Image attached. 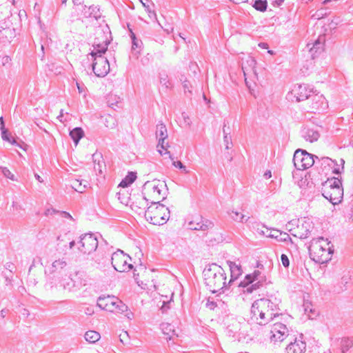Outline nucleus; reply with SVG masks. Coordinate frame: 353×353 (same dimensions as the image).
Here are the masks:
<instances>
[{
    "label": "nucleus",
    "instance_id": "1",
    "mask_svg": "<svg viewBox=\"0 0 353 353\" xmlns=\"http://www.w3.org/2000/svg\"><path fill=\"white\" fill-rule=\"evenodd\" d=\"M93 43L94 50L88 56L92 60V68L94 74L99 77L106 76L110 72V63L108 59L102 55L107 51L110 43L111 32L108 27L105 30L99 29Z\"/></svg>",
    "mask_w": 353,
    "mask_h": 353
},
{
    "label": "nucleus",
    "instance_id": "2",
    "mask_svg": "<svg viewBox=\"0 0 353 353\" xmlns=\"http://www.w3.org/2000/svg\"><path fill=\"white\" fill-rule=\"evenodd\" d=\"M203 274L205 285L212 293L220 290L224 292L228 289L226 274L221 266L216 263L210 264L204 268Z\"/></svg>",
    "mask_w": 353,
    "mask_h": 353
},
{
    "label": "nucleus",
    "instance_id": "3",
    "mask_svg": "<svg viewBox=\"0 0 353 353\" xmlns=\"http://www.w3.org/2000/svg\"><path fill=\"white\" fill-rule=\"evenodd\" d=\"M169 208L160 203V201L151 202V205L145 211V218L150 223L161 225L170 218Z\"/></svg>",
    "mask_w": 353,
    "mask_h": 353
},
{
    "label": "nucleus",
    "instance_id": "4",
    "mask_svg": "<svg viewBox=\"0 0 353 353\" xmlns=\"http://www.w3.org/2000/svg\"><path fill=\"white\" fill-rule=\"evenodd\" d=\"M322 195L333 205L341 203L343 196L341 180L336 177L327 179L322 183Z\"/></svg>",
    "mask_w": 353,
    "mask_h": 353
},
{
    "label": "nucleus",
    "instance_id": "5",
    "mask_svg": "<svg viewBox=\"0 0 353 353\" xmlns=\"http://www.w3.org/2000/svg\"><path fill=\"white\" fill-rule=\"evenodd\" d=\"M225 324V334L233 341H241L251 339L248 333L250 328L248 323L240 322L234 317H228L226 319Z\"/></svg>",
    "mask_w": 353,
    "mask_h": 353
},
{
    "label": "nucleus",
    "instance_id": "6",
    "mask_svg": "<svg viewBox=\"0 0 353 353\" xmlns=\"http://www.w3.org/2000/svg\"><path fill=\"white\" fill-rule=\"evenodd\" d=\"M265 281V276L259 270H254L252 274H247L238 286L243 288L244 293L251 294L262 287Z\"/></svg>",
    "mask_w": 353,
    "mask_h": 353
},
{
    "label": "nucleus",
    "instance_id": "7",
    "mask_svg": "<svg viewBox=\"0 0 353 353\" xmlns=\"http://www.w3.org/2000/svg\"><path fill=\"white\" fill-rule=\"evenodd\" d=\"M321 240L323 241V238H321L318 241L312 243L309 251L310 258L317 263L323 264L331 260V255L333 250L329 247L327 249L323 248L321 244Z\"/></svg>",
    "mask_w": 353,
    "mask_h": 353
},
{
    "label": "nucleus",
    "instance_id": "8",
    "mask_svg": "<svg viewBox=\"0 0 353 353\" xmlns=\"http://www.w3.org/2000/svg\"><path fill=\"white\" fill-rule=\"evenodd\" d=\"M315 159H319V157L303 149L296 150L293 157L294 165L297 170H303L311 168L314 164Z\"/></svg>",
    "mask_w": 353,
    "mask_h": 353
},
{
    "label": "nucleus",
    "instance_id": "9",
    "mask_svg": "<svg viewBox=\"0 0 353 353\" xmlns=\"http://www.w3.org/2000/svg\"><path fill=\"white\" fill-rule=\"evenodd\" d=\"M97 306L110 312L122 313L127 310V306L114 296H99L97 300Z\"/></svg>",
    "mask_w": 353,
    "mask_h": 353
},
{
    "label": "nucleus",
    "instance_id": "10",
    "mask_svg": "<svg viewBox=\"0 0 353 353\" xmlns=\"http://www.w3.org/2000/svg\"><path fill=\"white\" fill-rule=\"evenodd\" d=\"M131 260L129 255L124 254V252L118 250L114 252L111 256V264L114 269L120 272H127L133 268V265L128 262Z\"/></svg>",
    "mask_w": 353,
    "mask_h": 353
},
{
    "label": "nucleus",
    "instance_id": "11",
    "mask_svg": "<svg viewBox=\"0 0 353 353\" xmlns=\"http://www.w3.org/2000/svg\"><path fill=\"white\" fill-rule=\"evenodd\" d=\"M79 250L84 254H90L98 247L99 241L95 234L86 233L80 236Z\"/></svg>",
    "mask_w": 353,
    "mask_h": 353
},
{
    "label": "nucleus",
    "instance_id": "12",
    "mask_svg": "<svg viewBox=\"0 0 353 353\" xmlns=\"http://www.w3.org/2000/svg\"><path fill=\"white\" fill-rule=\"evenodd\" d=\"M272 335L270 340L272 342H282L289 336L287 326L281 323H275L271 330Z\"/></svg>",
    "mask_w": 353,
    "mask_h": 353
},
{
    "label": "nucleus",
    "instance_id": "13",
    "mask_svg": "<svg viewBox=\"0 0 353 353\" xmlns=\"http://www.w3.org/2000/svg\"><path fill=\"white\" fill-rule=\"evenodd\" d=\"M156 136L159 139L158 145L163 150H165V154H168L170 158L173 160L174 157L170 154V151H168L167 148L169 146L168 143H165V139L168 138V130L165 125L163 122H159L157 125Z\"/></svg>",
    "mask_w": 353,
    "mask_h": 353
},
{
    "label": "nucleus",
    "instance_id": "14",
    "mask_svg": "<svg viewBox=\"0 0 353 353\" xmlns=\"http://www.w3.org/2000/svg\"><path fill=\"white\" fill-rule=\"evenodd\" d=\"M263 228H266L267 231L266 232L263 230H260L259 232L267 237L275 239L279 242H288L290 241L291 243H293L292 240L290 235L284 232H281L279 230L276 229H272L271 231L268 232L269 229L266 228L264 225H263Z\"/></svg>",
    "mask_w": 353,
    "mask_h": 353
},
{
    "label": "nucleus",
    "instance_id": "15",
    "mask_svg": "<svg viewBox=\"0 0 353 353\" xmlns=\"http://www.w3.org/2000/svg\"><path fill=\"white\" fill-rule=\"evenodd\" d=\"M308 103L310 104L311 112H313L324 110L327 107L325 99L322 94H314L312 93Z\"/></svg>",
    "mask_w": 353,
    "mask_h": 353
},
{
    "label": "nucleus",
    "instance_id": "16",
    "mask_svg": "<svg viewBox=\"0 0 353 353\" xmlns=\"http://www.w3.org/2000/svg\"><path fill=\"white\" fill-rule=\"evenodd\" d=\"M293 92L296 98L297 101H302L304 100H310L312 93L313 89L310 88L308 85L300 84L294 87Z\"/></svg>",
    "mask_w": 353,
    "mask_h": 353
},
{
    "label": "nucleus",
    "instance_id": "17",
    "mask_svg": "<svg viewBox=\"0 0 353 353\" xmlns=\"http://www.w3.org/2000/svg\"><path fill=\"white\" fill-rule=\"evenodd\" d=\"M303 335H300V339L295 338L291 341L285 347L288 353H305L306 351V343L303 341Z\"/></svg>",
    "mask_w": 353,
    "mask_h": 353
},
{
    "label": "nucleus",
    "instance_id": "18",
    "mask_svg": "<svg viewBox=\"0 0 353 353\" xmlns=\"http://www.w3.org/2000/svg\"><path fill=\"white\" fill-rule=\"evenodd\" d=\"M199 219L200 221L195 219L190 221L188 223L189 228L193 230L206 231L212 229L214 225V223L210 220L203 219V217H201Z\"/></svg>",
    "mask_w": 353,
    "mask_h": 353
},
{
    "label": "nucleus",
    "instance_id": "19",
    "mask_svg": "<svg viewBox=\"0 0 353 353\" xmlns=\"http://www.w3.org/2000/svg\"><path fill=\"white\" fill-rule=\"evenodd\" d=\"M269 302L265 298L259 299L254 301L252 305L250 312L251 313L259 312V310L263 312H268L269 314H276V317L281 314L279 312H272L268 308Z\"/></svg>",
    "mask_w": 353,
    "mask_h": 353
},
{
    "label": "nucleus",
    "instance_id": "20",
    "mask_svg": "<svg viewBox=\"0 0 353 353\" xmlns=\"http://www.w3.org/2000/svg\"><path fill=\"white\" fill-rule=\"evenodd\" d=\"M251 319L260 325H265L272 321L276 314H269L268 312H263L259 310V312L251 313Z\"/></svg>",
    "mask_w": 353,
    "mask_h": 353
},
{
    "label": "nucleus",
    "instance_id": "21",
    "mask_svg": "<svg viewBox=\"0 0 353 353\" xmlns=\"http://www.w3.org/2000/svg\"><path fill=\"white\" fill-rule=\"evenodd\" d=\"M166 187V184H156L154 181L153 183H151L150 181H146L144 185L143 188H151L152 190V197L157 200V201H159V199L161 197V192H162V188Z\"/></svg>",
    "mask_w": 353,
    "mask_h": 353
},
{
    "label": "nucleus",
    "instance_id": "22",
    "mask_svg": "<svg viewBox=\"0 0 353 353\" xmlns=\"http://www.w3.org/2000/svg\"><path fill=\"white\" fill-rule=\"evenodd\" d=\"M81 12L82 14L86 18L93 17L96 19H98L101 16L99 8L97 6L94 5H92L90 6H87L86 5H85L83 7Z\"/></svg>",
    "mask_w": 353,
    "mask_h": 353
},
{
    "label": "nucleus",
    "instance_id": "23",
    "mask_svg": "<svg viewBox=\"0 0 353 353\" xmlns=\"http://www.w3.org/2000/svg\"><path fill=\"white\" fill-rule=\"evenodd\" d=\"M228 264L230 267L231 275L230 279L228 282V285L230 286L232 283L236 280L240 275L242 274L241 266L240 265L236 264V263L232 261H228Z\"/></svg>",
    "mask_w": 353,
    "mask_h": 353
},
{
    "label": "nucleus",
    "instance_id": "24",
    "mask_svg": "<svg viewBox=\"0 0 353 353\" xmlns=\"http://www.w3.org/2000/svg\"><path fill=\"white\" fill-rule=\"evenodd\" d=\"M301 136L307 141L312 143L318 140L320 134L317 130L305 127L301 130Z\"/></svg>",
    "mask_w": 353,
    "mask_h": 353
},
{
    "label": "nucleus",
    "instance_id": "25",
    "mask_svg": "<svg viewBox=\"0 0 353 353\" xmlns=\"http://www.w3.org/2000/svg\"><path fill=\"white\" fill-rule=\"evenodd\" d=\"M267 302H269L268 308L272 312H278L281 310L279 305L281 303V299L276 294L268 295L267 298H265Z\"/></svg>",
    "mask_w": 353,
    "mask_h": 353
},
{
    "label": "nucleus",
    "instance_id": "26",
    "mask_svg": "<svg viewBox=\"0 0 353 353\" xmlns=\"http://www.w3.org/2000/svg\"><path fill=\"white\" fill-rule=\"evenodd\" d=\"M71 279H72L74 284H75L74 286L77 290H80L87 284V281L85 279V274L83 272H77Z\"/></svg>",
    "mask_w": 353,
    "mask_h": 353
},
{
    "label": "nucleus",
    "instance_id": "27",
    "mask_svg": "<svg viewBox=\"0 0 353 353\" xmlns=\"http://www.w3.org/2000/svg\"><path fill=\"white\" fill-rule=\"evenodd\" d=\"M70 136L77 145L81 139L84 136V132L81 128L76 127L70 132Z\"/></svg>",
    "mask_w": 353,
    "mask_h": 353
},
{
    "label": "nucleus",
    "instance_id": "28",
    "mask_svg": "<svg viewBox=\"0 0 353 353\" xmlns=\"http://www.w3.org/2000/svg\"><path fill=\"white\" fill-rule=\"evenodd\" d=\"M256 65V61L254 58L249 57L246 63L244 61L242 63V70L243 71L244 75H246L247 72H254V69Z\"/></svg>",
    "mask_w": 353,
    "mask_h": 353
},
{
    "label": "nucleus",
    "instance_id": "29",
    "mask_svg": "<svg viewBox=\"0 0 353 353\" xmlns=\"http://www.w3.org/2000/svg\"><path fill=\"white\" fill-rule=\"evenodd\" d=\"M137 179V173L134 172H128L125 177L120 182L119 186L127 188L130 186Z\"/></svg>",
    "mask_w": 353,
    "mask_h": 353
},
{
    "label": "nucleus",
    "instance_id": "30",
    "mask_svg": "<svg viewBox=\"0 0 353 353\" xmlns=\"http://www.w3.org/2000/svg\"><path fill=\"white\" fill-rule=\"evenodd\" d=\"M129 31H130V36L132 39V50L134 53H139V51L137 50L138 48H140L142 45V41L139 39H138L136 37L135 34L133 32L132 29L129 27V25H128Z\"/></svg>",
    "mask_w": 353,
    "mask_h": 353
},
{
    "label": "nucleus",
    "instance_id": "31",
    "mask_svg": "<svg viewBox=\"0 0 353 353\" xmlns=\"http://www.w3.org/2000/svg\"><path fill=\"white\" fill-rule=\"evenodd\" d=\"M300 229L301 230V232L299 233V237L302 239L307 238L311 232L310 223L308 221H304V223H302L301 228Z\"/></svg>",
    "mask_w": 353,
    "mask_h": 353
},
{
    "label": "nucleus",
    "instance_id": "32",
    "mask_svg": "<svg viewBox=\"0 0 353 353\" xmlns=\"http://www.w3.org/2000/svg\"><path fill=\"white\" fill-rule=\"evenodd\" d=\"M100 337L101 336L99 333L94 330L87 331L84 335L85 339L90 343H94L98 341Z\"/></svg>",
    "mask_w": 353,
    "mask_h": 353
},
{
    "label": "nucleus",
    "instance_id": "33",
    "mask_svg": "<svg viewBox=\"0 0 353 353\" xmlns=\"http://www.w3.org/2000/svg\"><path fill=\"white\" fill-rule=\"evenodd\" d=\"M83 180L77 179L72 180L71 186L77 192L82 193L86 188V185H82Z\"/></svg>",
    "mask_w": 353,
    "mask_h": 353
},
{
    "label": "nucleus",
    "instance_id": "34",
    "mask_svg": "<svg viewBox=\"0 0 353 353\" xmlns=\"http://www.w3.org/2000/svg\"><path fill=\"white\" fill-rule=\"evenodd\" d=\"M252 6L258 11L264 12L268 7L267 0H255Z\"/></svg>",
    "mask_w": 353,
    "mask_h": 353
},
{
    "label": "nucleus",
    "instance_id": "35",
    "mask_svg": "<svg viewBox=\"0 0 353 353\" xmlns=\"http://www.w3.org/2000/svg\"><path fill=\"white\" fill-rule=\"evenodd\" d=\"M323 43L320 41L319 39H317L315 41V42L313 43L312 47L310 48V51L312 53V57H314V54L321 52L323 50Z\"/></svg>",
    "mask_w": 353,
    "mask_h": 353
},
{
    "label": "nucleus",
    "instance_id": "36",
    "mask_svg": "<svg viewBox=\"0 0 353 353\" xmlns=\"http://www.w3.org/2000/svg\"><path fill=\"white\" fill-rule=\"evenodd\" d=\"M62 285L64 290H66L69 292L77 291V288L74 286L75 284H74V282L71 278L64 280L62 283Z\"/></svg>",
    "mask_w": 353,
    "mask_h": 353
},
{
    "label": "nucleus",
    "instance_id": "37",
    "mask_svg": "<svg viewBox=\"0 0 353 353\" xmlns=\"http://www.w3.org/2000/svg\"><path fill=\"white\" fill-rule=\"evenodd\" d=\"M67 265L65 261L63 259H59L54 261L52 264V270L51 272H54L58 270H61L65 268Z\"/></svg>",
    "mask_w": 353,
    "mask_h": 353
},
{
    "label": "nucleus",
    "instance_id": "38",
    "mask_svg": "<svg viewBox=\"0 0 353 353\" xmlns=\"http://www.w3.org/2000/svg\"><path fill=\"white\" fill-rule=\"evenodd\" d=\"M1 137H2L3 140L10 142L12 144H14L16 143V141L14 140V139L10 137L8 130L6 129L5 128V126H3V128H1Z\"/></svg>",
    "mask_w": 353,
    "mask_h": 353
},
{
    "label": "nucleus",
    "instance_id": "39",
    "mask_svg": "<svg viewBox=\"0 0 353 353\" xmlns=\"http://www.w3.org/2000/svg\"><path fill=\"white\" fill-rule=\"evenodd\" d=\"M317 160L321 162L322 165H327L329 167H332L336 164V161L335 160H333L327 157H323L321 159L319 158Z\"/></svg>",
    "mask_w": 353,
    "mask_h": 353
},
{
    "label": "nucleus",
    "instance_id": "40",
    "mask_svg": "<svg viewBox=\"0 0 353 353\" xmlns=\"http://www.w3.org/2000/svg\"><path fill=\"white\" fill-rule=\"evenodd\" d=\"M230 216L233 220L236 221H239L242 223L244 222L245 216L241 213H239V212L232 210V212L230 213Z\"/></svg>",
    "mask_w": 353,
    "mask_h": 353
},
{
    "label": "nucleus",
    "instance_id": "41",
    "mask_svg": "<svg viewBox=\"0 0 353 353\" xmlns=\"http://www.w3.org/2000/svg\"><path fill=\"white\" fill-rule=\"evenodd\" d=\"M140 1L148 12L149 17L151 19H157V14L154 10H152L150 8V6L147 5L145 2H143L142 0Z\"/></svg>",
    "mask_w": 353,
    "mask_h": 353
},
{
    "label": "nucleus",
    "instance_id": "42",
    "mask_svg": "<svg viewBox=\"0 0 353 353\" xmlns=\"http://www.w3.org/2000/svg\"><path fill=\"white\" fill-rule=\"evenodd\" d=\"M223 303L221 301H210V299H208L205 306L209 308L210 310H214L215 307H218L219 304Z\"/></svg>",
    "mask_w": 353,
    "mask_h": 353
},
{
    "label": "nucleus",
    "instance_id": "43",
    "mask_svg": "<svg viewBox=\"0 0 353 353\" xmlns=\"http://www.w3.org/2000/svg\"><path fill=\"white\" fill-rule=\"evenodd\" d=\"M223 143L225 145V148L226 150H229L232 148L233 143L232 141L231 135H225L223 136Z\"/></svg>",
    "mask_w": 353,
    "mask_h": 353
},
{
    "label": "nucleus",
    "instance_id": "44",
    "mask_svg": "<svg viewBox=\"0 0 353 353\" xmlns=\"http://www.w3.org/2000/svg\"><path fill=\"white\" fill-rule=\"evenodd\" d=\"M180 81L183 82V87L184 89V91L191 92V90H190V88L191 87L190 83L186 79V78L184 77V75H181L180 78Z\"/></svg>",
    "mask_w": 353,
    "mask_h": 353
},
{
    "label": "nucleus",
    "instance_id": "45",
    "mask_svg": "<svg viewBox=\"0 0 353 353\" xmlns=\"http://www.w3.org/2000/svg\"><path fill=\"white\" fill-rule=\"evenodd\" d=\"M223 136L225 135H231V129L229 126V122L227 121H224L223 125Z\"/></svg>",
    "mask_w": 353,
    "mask_h": 353
},
{
    "label": "nucleus",
    "instance_id": "46",
    "mask_svg": "<svg viewBox=\"0 0 353 353\" xmlns=\"http://www.w3.org/2000/svg\"><path fill=\"white\" fill-rule=\"evenodd\" d=\"M281 261L282 263V265L285 268H288L290 266V260L288 256L285 254H282L281 256Z\"/></svg>",
    "mask_w": 353,
    "mask_h": 353
},
{
    "label": "nucleus",
    "instance_id": "47",
    "mask_svg": "<svg viewBox=\"0 0 353 353\" xmlns=\"http://www.w3.org/2000/svg\"><path fill=\"white\" fill-rule=\"evenodd\" d=\"M2 172L6 177L12 181L15 180L14 175L7 168H3L2 169Z\"/></svg>",
    "mask_w": 353,
    "mask_h": 353
},
{
    "label": "nucleus",
    "instance_id": "48",
    "mask_svg": "<svg viewBox=\"0 0 353 353\" xmlns=\"http://www.w3.org/2000/svg\"><path fill=\"white\" fill-rule=\"evenodd\" d=\"M161 329L163 331V333L164 334H168L169 333L168 332H165V330H169V331H171L172 330L173 332H174V330L172 329L173 326H172L170 324H161Z\"/></svg>",
    "mask_w": 353,
    "mask_h": 353
},
{
    "label": "nucleus",
    "instance_id": "49",
    "mask_svg": "<svg viewBox=\"0 0 353 353\" xmlns=\"http://www.w3.org/2000/svg\"><path fill=\"white\" fill-rule=\"evenodd\" d=\"M128 332L125 331V332H123L122 334H121L119 335V339H120V341L122 343H126V341H127V339L128 338Z\"/></svg>",
    "mask_w": 353,
    "mask_h": 353
},
{
    "label": "nucleus",
    "instance_id": "50",
    "mask_svg": "<svg viewBox=\"0 0 353 353\" xmlns=\"http://www.w3.org/2000/svg\"><path fill=\"white\" fill-rule=\"evenodd\" d=\"M160 82L162 85H165V88H169L171 85V83L167 79V77H161Z\"/></svg>",
    "mask_w": 353,
    "mask_h": 353
},
{
    "label": "nucleus",
    "instance_id": "51",
    "mask_svg": "<svg viewBox=\"0 0 353 353\" xmlns=\"http://www.w3.org/2000/svg\"><path fill=\"white\" fill-rule=\"evenodd\" d=\"M181 116L184 121V123H186L188 126H190L191 121L190 117L185 112H183L181 114Z\"/></svg>",
    "mask_w": 353,
    "mask_h": 353
},
{
    "label": "nucleus",
    "instance_id": "52",
    "mask_svg": "<svg viewBox=\"0 0 353 353\" xmlns=\"http://www.w3.org/2000/svg\"><path fill=\"white\" fill-rule=\"evenodd\" d=\"M172 165L176 168H178L179 169H183L184 170H185V166L180 161H174L172 162Z\"/></svg>",
    "mask_w": 353,
    "mask_h": 353
},
{
    "label": "nucleus",
    "instance_id": "53",
    "mask_svg": "<svg viewBox=\"0 0 353 353\" xmlns=\"http://www.w3.org/2000/svg\"><path fill=\"white\" fill-rule=\"evenodd\" d=\"M333 167V170H332V172L335 174H341V169L339 168V165H338V163H336V164H335Z\"/></svg>",
    "mask_w": 353,
    "mask_h": 353
},
{
    "label": "nucleus",
    "instance_id": "54",
    "mask_svg": "<svg viewBox=\"0 0 353 353\" xmlns=\"http://www.w3.org/2000/svg\"><path fill=\"white\" fill-rule=\"evenodd\" d=\"M6 268L10 271V274H12L13 269H14V265L12 263H7L6 264Z\"/></svg>",
    "mask_w": 353,
    "mask_h": 353
},
{
    "label": "nucleus",
    "instance_id": "55",
    "mask_svg": "<svg viewBox=\"0 0 353 353\" xmlns=\"http://www.w3.org/2000/svg\"><path fill=\"white\" fill-rule=\"evenodd\" d=\"M4 277H5V279H6V285L10 284L11 282H12V274H10V275L6 274L4 276Z\"/></svg>",
    "mask_w": 353,
    "mask_h": 353
},
{
    "label": "nucleus",
    "instance_id": "56",
    "mask_svg": "<svg viewBox=\"0 0 353 353\" xmlns=\"http://www.w3.org/2000/svg\"><path fill=\"white\" fill-rule=\"evenodd\" d=\"M346 350H348L349 347H352L353 345V338L350 339H347L346 341Z\"/></svg>",
    "mask_w": 353,
    "mask_h": 353
},
{
    "label": "nucleus",
    "instance_id": "57",
    "mask_svg": "<svg viewBox=\"0 0 353 353\" xmlns=\"http://www.w3.org/2000/svg\"><path fill=\"white\" fill-rule=\"evenodd\" d=\"M61 214L62 215V216L63 218L72 219V216L70 214V213H68L67 212L62 211V212H61Z\"/></svg>",
    "mask_w": 353,
    "mask_h": 353
},
{
    "label": "nucleus",
    "instance_id": "58",
    "mask_svg": "<svg viewBox=\"0 0 353 353\" xmlns=\"http://www.w3.org/2000/svg\"><path fill=\"white\" fill-rule=\"evenodd\" d=\"M57 212H58V211H56L54 209H48V210H46L45 214L46 216H48L49 214H52V213H57Z\"/></svg>",
    "mask_w": 353,
    "mask_h": 353
},
{
    "label": "nucleus",
    "instance_id": "59",
    "mask_svg": "<svg viewBox=\"0 0 353 353\" xmlns=\"http://www.w3.org/2000/svg\"><path fill=\"white\" fill-rule=\"evenodd\" d=\"M21 314L26 317H28V316L30 315V312H29L28 310L23 308L21 312Z\"/></svg>",
    "mask_w": 353,
    "mask_h": 353
},
{
    "label": "nucleus",
    "instance_id": "60",
    "mask_svg": "<svg viewBox=\"0 0 353 353\" xmlns=\"http://www.w3.org/2000/svg\"><path fill=\"white\" fill-rule=\"evenodd\" d=\"M264 176L266 179H270L272 176V174L270 171H266L264 174Z\"/></svg>",
    "mask_w": 353,
    "mask_h": 353
},
{
    "label": "nucleus",
    "instance_id": "61",
    "mask_svg": "<svg viewBox=\"0 0 353 353\" xmlns=\"http://www.w3.org/2000/svg\"><path fill=\"white\" fill-rule=\"evenodd\" d=\"M259 46L261 48H263V49H266L268 48V43H260L259 44Z\"/></svg>",
    "mask_w": 353,
    "mask_h": 353
},
{
    "label": "nucleus",
    "instance_id": "62",
    "mask_svg": "<svg viewBox=\"0 0 353 353\" xmlns=\"http://www.w3.org/2000/svg\"><path fill=\"white\" fill-rule=\"evenodd\" d=\"M77 88H78L79 92L81 93L83 92V88L82 86H81L79 83H77Z\"/></svg>",
    "mask_w": 353,
    "mask_h": 353
},
{
    "label": "nucleus",
    "instance_id": "63",
    "mask_svg": "<svg viewBox=\"0 0 353 353\" xmlns=\"http://www.w3.org/2000/svg\"><path fill=\"white\" fill-rule=\"evenodd\" d=\"M283 1H280V0H274L273 1L274 5H276L277 6H279Z\"/></svg>",
    "mask_w": 353,
    "mask_h": 353
},
{
    "label": "nucleus",
    "instance_id": "64",
    "mask_svg": "<svg viewBox=\"0 0 353 353\" xmlns=\"http://www.w3.org/2000/svg\"><path fill=\"white\" fill-rule=\"evenodd\" d=\"M75 244H76V243H75L74 241H70V243H69L70 248L72 249L74 247Z\"/></svg>",
    "mask_w": 353,
    "mask_h": 353
}]
</instances>
